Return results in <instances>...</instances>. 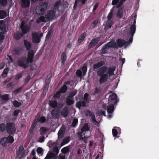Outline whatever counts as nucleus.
I'll return each mask as SVG.
<instances>
[{"instance_id":"59","label":"nucleus","mask_w":159,"mask_h":159,"mask_svg":"<svg viewBox=\"0 0 159 159\" xmlns=\"http://www.w3.org/2000/svg\"><path fill=\"white\" fill-rule=\"evenodd\" d=\"M60 92H57L53 96V98H59L61 96V93Z\"/></svg>"},{"instance_id":"25","label":"nucleus","mask_w":159,"mask_h":159,"mask_svg":"<svg viewBox=\"0 0 159 159\" xmlns=\"http://www.w3.org/2000/svg\"><path fill=\"white\" fill-rule=\"evenodd\" d=\"M24 35L22 32L17 33L15 34L14 35V38L16 40H18L22 37Z\"/></svg>"},{"instance_id":"26","label":"nucleus","mask_w":159,"mask_h":159,"mask_svg":"<svg viewBox=\"0 0 159 159\" xmlns=\"http://www.w3.org/2000/svg\"><path fill=\"white\" fill-rule=\"evenodd\" d=\"M106 22V23L105 25L106 28L108 29H110L111 28L112 25L113 24V20H107Z\"/></svg>"},{"instance_id":"20","label":"nucleus","mask_w":159,"mask_h":159,"mask_svg":"<svg viewBox=\"0 0 159 159\" xmlns=\"http://www.w3.org/2000/svg\"><path fill=\"white\" fill-rule=\"evenodd\" d=\"M86 104V102L85 101H79L76 102V107L80 109L82 106L83 107H85Z\"/></svg>"},{"instance_id":"16","label":"nucleus","mask_w":159,"mask_h":159,"mask_svg":"<svg viewBox=\"0 0 159 159\" xmlns=\"http://www.w3.org/2000/svg\"><path fill=\"white\" fill-rule=\"evenodd\" d=\"M25 152L24 148L23 146H20L19 148L18 151L17 153V156L21 158Z\"/></svg>"},{"instance_id":"19","label":"nucleus","mask_w":159,"mask_h":159,"mask_svg":"<svg viewBox=\"0 0 159 159\" xmlns=\"http://www.w3.org/2000/svg\"><path fill=\"white\" fill-rule=\"evenodd\" d=\"M67 57L65 52H62L61 56V64L62 66L65 65V61L66 60Z\"/></svg>"},{"instance_id":"32","label":"nucleus","mask_w":159,"mask_h":159,"mask_svg":"<svg viewBox=\"0 0 159 159\" xmlns=\"http://www.w3.org/2000/svg\"><path fill=\"white\" fill-rule=\"evenodd\" d=\"M109 49L107 44H105L102 48L101 51L102 53L105 54L107 53V50Z\"/></svg>"},{"instance_id":"13","label":"nucleus","mask_w":159,"mask_h":159,"mask_svg":"<svg viewBox=\"0 0 159 159\" xmlns=\"http://www.w3.org/2000/svg\"><path fill=\"white\" fill-rule=\"evenodd\" d=\"M30 5V0H20V6L23 8L29 7Z\"/></svg>"},{"instance_id":"9","label":"nucleus","mask_w":159,"mask_h":159,"mask_svg":"<svg viewBox=\"0 0 159 159\" xmlns=\"http://www.w3.org/2000/svg\"><path fill=\"white\" fill-rule=\"evenodd\" d=\"M136 26L134 24H133L130 25V34L131 35L129 39V41L127 43H132L133 41V37L134 35V34L135 32L136 31Z\"/></svg>"},{"instance_id":"40","label":"nucleus","mask_w":159,"mask_h":159,"mask_svg":"<svg viewBox=\"0 0 159 159\" xmlns=\"http://www.w3.org/2000/svg\"><path fill=\"white\" fill-rule=\"evenodd\" d=\"M68 89L66 85H63L59 91L61 93H65Z\"/></svg>"},{"instance_id":"30","label":"nucleus","mask_w":159,"mask_h":159,"mask_svg":"<svg viewBox=\"0 0 159 159\" xmlns=\"http://www.w3.org/2000/svg\"><path fill=\"white\" fill-rule=\"evenodd\" d=\"M114 128H116V129L115 128H113L112 129V133L113 136L114 137H116L118 134V130L120 129L118 127H115Z\"/></svg>"},{"instance_id":"53","label":"nucleus","mask_w":159,"mask_h":159,"mask_svg":"<svg viewBox=\"0 0 159 159\" xmlns=\"http://www.w3.org/2000/svg\"><path fill=\"white\" fill-rule=\"evenodd\" d=\"M22 88L23 87H20L18 89L14 90L13 91V93L15 95L19 93L22 90Z\"/></svg>"},{"instance_id":"7","label":"nucleus","mask_w":159,"mask_h":159,"mask_svg":"<svg viewBox=\"0 0 159 159\" xmlns=\"http://www.w3.org/2000/svg\"><path fill=\"white\" fill-rule=\"evenodd\" d=\"M20 28L21 30V32L24 35L29 32L30 29V26L24 21H22Z\"/></svg>"},{"instance_id":"35","label":"nucleus","mask_w":159,"mask_h":159,"mask_svg":"<svg viewBox=\"0 0 159 159\" xmlns=\"http://www.w3.org/2000/svg\"><path fill=\"white\" fill-rule=\"evenodd\" d=\"M6 130V125L4 123L0 124V131L3 132Z\"/></svg>"},{"instance_id":"28","label":"nucleus","mask_w":159,"mask_h":159,"mask_svg":"<svg viewBox=\"0 0 159 159\" xmlns=\"http://www.w3.org/2000/svg\"><path fill=\"white\" fill-rule=\"evenodd\" d=\"M7 32L6 27L5 25H0V34H3Z\"/></svg>"},{"instance_id":"27","label":"nucleus","mask_w":159,"mask_h":159,"mask_svg":"<svg viewBox=\"0 0 159 159\" xmlns=\"http://www.w3.org/2000/svg\"><path fill=\"white\" fill-rule=\"evenodd\" d=\"M49 105L52 108H55L57 107V101L56 100L50 101L49 102Z\"/></svg>"},{"instance_id":"45","label":"nucleus","mask_w":159,"mask_h":159,"mask_svg":"<svg viewBox=\"0 0 159 159\" xmlns=\"http://www.w3.org/2000/svg\"><path fill=\"white\" fill-rule=\"evenodd\" d=\"M123 11L120 9L118 10L116 14V16L119 18H120L123 17Z\"/></svg>"},{"instance_id":"49","label":"nucleus","mask_w":159,"mask_h":159,"mask_svg":"<svg viewBox=\"0 0 159 159\" xmlns=\"http://www.w3.org/2000/svg\"><path fill=\"white\" fill-rule=\"evenodd\" d=\"M64 137V133L63 131L60 130L58 133V137L59 139H61Z\"/></svg>"},{"instance_id":"58","label":"nucleus","mask_w":159,"mask_h":159,"mask_svg":"<svg viewBox=\"0 0 159 159\" xmlns=\"http://www.w3.org/2000/svg\"><path fill=\"white\" fill-rule=\"evenodd\" d=\"M49 155L50 156L51 158L52 159H56L57 157V155L55 153H51Z\"/></svg>"},{"instance_id":"17","label":"nucleus","mask_w":159,"mask_h":159,"mask_svg":"<svg viewBox=\"0 0 159 159\" xmlns=\"http://www.w3.org/2000/svg\"><path fill=\"white\" fill-rule=\"evenodd\" d=\"M68 109L67 107H65L61 110V114L63 117L66 118L68 116Z\"/></svg>"},{"instance_id":"3","label":"nucleus","mask_w":159,"mask_h":159,"mask_svg":"<svg viewBox=\"0 0 159 159\" xmlns=\"http://www.w3.org/2000/svg\"><path fill=\"white\" fill-rule=\"evenodd\" d=\"M90 128L88 126V123H86L84 124V126L81 129V131L79 132L78 133V136L79 138L82 140H84L87 139V137H86L85 136L83 137L82 136L84 135V132L89 130Z\"/></svg>"},{"instance_id":"5","label":"nucleus","mask_w":159,"mask_h":159,"mask_svg":"<svg viewBox=\"0 0 159 159\" xmlns=\"http://www.w3.org/2000/svg\"><path fill=\"white\" fill-rule=\"evenodd\" d=\"M6 131L9 135L14 134L16 131L15 124L13 122H8L6 124Z\"/></svg>"},{"instance_id":"60","label":"nucleus","mask_w":159,"mask_h":159,"mask_svg":"<svg viewBox=\"0 0 159 159\" xmlns=\"http://www.w3.org/2000/svg\"><path fill=\"white\" fill-rule=\"evenodd\" d=\"M53 153H55L57 155L59 152V149L57 147H54L53 148Z\"/></svg>"},{"instance_id":"38","label":"nucleus","mask_w":159,"mask_h":159,"mask_svg":"<svg viewBox=\"0 0 159 159\" xmlns=\"http://www.w3.org/2000/svg\"><path fill=\"white\" fill-rule=\"evenodd\" d=\"M77 92V91L76 90H73L71 92L68 97L71 99H74V97L76 94Z\"/></svg>"},{"instance_id":"8","label":"nucleus","mask_w":159,"mask_h":159,"mask_svg":"<svg viewBox=\"0 0 159 159\" xmlns=\"http://www.w3.org/2000/svg\"><path fill=\"white\" fill-rule=\"evenodd\" d=\"M43 34L41 33L38 34L36 32H34L32 34V39L33 43H39L41 41L40 38L43 36Z\"/></svg>"},{"instance_id":"6","label":"nucleus","mask_w":159,"mask_h":159,"mask_svg":"<svg viewBox=\"0 0 159 159\" xmlns=\"http://www.w3.org/2000/svg\"><path fill=\"white\" fill-rule=\"evenodd\" d=\"M48 5L47 3H44L38 6L36 10L37 13L40 15H43L47 9Z\"/></svg>"},{"instance_id":"52","label":"nucleus","mask_w":159,"mask_h":159,"mask_svg":"<svg viewBox=\"0 0 159 159\" xmlns=\"http://www.w3.org/2000/svg\"><path fill=\"white\" fill-rule=\"evenodd\" d=\"M81 70L83 72V75H84L87 70V66H84L81 68Z\"/></svg>"},{"instance_id":"57","label":"nucleus","mask_w":159,"mask_h":159,"mask_svg":"<svg viewBox=\"0 0 159 159\" xmlns=\"http://www.w3.org/2000/svg\"><path fill=\"white\" fill-rule=\"evenodd\" d=\"M76 74L77 76L78 77H81L82 75V72L80 70H77L76 72Z\"/></svg>"},{"instance_id":"39","label":"nucleus","mask_w":159,"mask_h":159,"mask_svg":"<svg viewBox=\"0 0 159 159\" xmlns=\"http://www.w3.org/2000/svg\"><path fill=\"white\" fill-rule=\"evenodd\" d=\"M51 77H48V76L47 77V78L46 79L45 81V84L44 87L45 88H48L49 84L50 83V81L51 80Z\"/></svg>"},{"instance_id":"42","label":"nucleus","mask_w":159,"mask_h":159,"mask_svg":"<svg viewBox=\"0 0 159 159\" xmlns=\"http://www.w3.org/2000/svg\"><path fill=\"white\" fill-rule=\"evenodd\" d=\"M45 21V17L43 16H41L36 20V22L37 24H39L41 22Z\"/></svg>"},{"instance_id":"46","label":"nucleus","mask_w":159,"mask_h":159,"mask_svg":"<svg viewBox=\"0 0 159 159\" xmlns=\"http://www.w3.org/2000/svg\"><path fill=\"white\" fill-rule=\"evenodd\" d=\"M13 104L14 107H18L21 105V103L20 102H18L16 100L13 101Z\"/></svg>"},{"instance_id":"4","label":"nucleus","mask_w":159,"mask_h":159,"mask_svg":"<svg viewBox=\"0 0 159 159\" xmlns=\"http://www.w3.org/2000/svg\"><path fill=\"white\" fill-rule=\"evenodd\" d=\"M25 57H20L18 60L17 64L18 66L25 69L29 66V63Z\"/></svg>"},{"instance_id":"47","label":"nucleus","mask_w":159,"mask_h":159,"mask_svg":"<svg viewBox=\"0 0 159 159\" xmlns=\"http://www.w3.org/2000/svg\"><path fill=\"white\" fill-rule=\"evenodd\" d=\"M69 149L68 147H66L63 148L61 150V151L64 154H66L69 152Z\"/></svg>"},{"instance_id":"56","label":"nucleus","mask_w":159,"mask_h":159,"mask_svg":"<svg viewBox=\"0 0 159 159\" xmlns=\"http://www.w3.org/2000/svg\"><path fill=\"white\" fill-rule=\"evenodd\" d=\"M21 111L19 109L15 110L13 112V116L16 117H17L19 113Z\"/></svg>"},{"instance_id":"51","label":"nucleus","mask_w":159,"mask_h":159,"mask_svg":"<svg viewBox=\"0 0 159 159\" xmlns=\"http://www.w3.org/2000/svg\"><path fill=\"white\" fill-rule=\"evenodd\" d=\"M113 13L112 11H111L108 14L107 16V19L108 20H113L112 19V18L113 17Z\"/></svg>"},{"instance_id":"12","label":"nucleus","mask_w":159,"mask_h":159,"mask_svg":"<svg viewBox=\"0 0 159 159\" xmlns=\"http://www.w3.org/2000/svg\"><path fill=\"white\" fill-rule=\"evenodd\" d=\"M56 12V11H54L53 10L49 11L45 16L46 19L48 20H52L55 16Z\"/></svg>"},{"instance_id":"18","label":"nucleus","mask_w":159,"mask_h":159,"mask_svg":"<svg viewBox=\"0 0 159 159\" xmlns=\"http://www.w3.org/2000/svg\"><path fill=\"white\" fill-rule=\"evenodd\" d=\"M51 115L53 118H58L59 116L58 110L54 108L51 111Z\"/></svg>"},{"instance_id":"50","label":"nucleus","mask_w":159,"mask_h":159,"mask_svg":"<svg viewBox=\"0 0 159 159\" xmlns=\"http://www.w3.org/2000/svg\"><path fill=\"white\" fill-rule=\"evenodd\" d=\"M7 0H0V5L2 7H5L7 4Z\"/></svg>"},{"instance_id":"48","label":"nucleus","mask_w":159,"mask_h":159,"mask_svg":"<svg viewBox=\"0 0 159 159\" xmlns=\"http://www.w3.org/2000/svg\"><path fill=\"white\" fill-rule=\"evenodd\" d=\"M8 70H9L8 68L5 69L3 70L2 74L1 75V76L3 78L6 77L8 73Z\"/></svg>"},{"instance_id":"21","label":"nucleus","mask_w":159,"mask_h":159,"mask_svg":"<svg viewBox=\"0 0 159 159\" xmlns=\"http://www.w3.org/2000/svg\"><path fill=\"white\" fill-rule=\"evenodd\" d=\"M109 48H118L117 44L115 42L111 41L106 44Z\"/></svg>"},{"instance_id":"43","label":"nucleus","mask_w":159,"mask_h":159,"mask_svg":"<svg viewBox=\"0 0 159 159\" xmlns=\"http://www.w3.org/2000/svg\"><path fill=\"white\" fill-rule=\"evenodd\" d=\"M48 129L45 127H41L40 129V134L41 135H43L48 131Z\"/></svg>"},{"instance_id":"33","label":"nucleus","mask_w":159,"mask_h":159,"mask_svg":"<svg viewBox=\"0 0 159 159\" xmlns=\"http://www.w3.org/2000/svg\"><path fill=\"white\" fill-rule=\"evenodd\" d=\"M86 36V34L85 33H84L82 34L80 37L79 38L78 40V42L79 43H81L83 40H84V38Z\"/></svg>"},{"instance_id":"15","label":"nucleus","mask_w":159,"mask_h":159,"mask_svg":"<svg viewBox=\"0 0 159 159\" xmlns=\"http://www.w3.org/2000/svg\"><path fill=\"white\" fill-rule=\"evenodd\" d=\"M117 95L116 93H113L109 96V100L111 101L115 100L114 104L116 105L117 103L119 102L118 100L117 99Z\"/></svg>"},{"instance_id":"14","label":"nucleus","mask_w":159,"mask_h":159,"mask_svg":"<svg viewBox=\"0 0 159 159\" xmlns=\"http://www.w3.org/2000/svg\"><path fill=\"white\" fill-rule=\"evenodd\" d=\"M100 41V39L98 38L93 39L88 45L89 48H92L96 45Z\"/></svg>"},{"instance_id":"55","label":"nucleus","mask_w":159,"mask_h":159,"mask_svg":"<svg viewBox=\"0 0 159 159\" xmlns=\"http://www.w3.org/2000/svg\"><path fill=\"white\" fill-rule=\"evenodd\" d=\"M37 152L38 154L42 155L43 153V151L41 148L39 147L37 148Z\"/></svg>"},{"instance_id":"22","label":"nucleus","mask_w":159,"mask_h":159,"mask_svg":"<svg viewBox=\"0 0 159 159\" xmlns=\"http://www.w3.org/2000/svg\"><path fill=\"white\" fill-rule=\"evenodd\" d=\"M24 44L27 51L31 50L32 45L31 43L26 40H24Z\"/></svg>"},{"instance_id":"11","label":"nucleus","mask_w":159,"mask_h":159,"mask_svg":"<svg viewBox=\"0 0 159 159\" xmlns=\"http://www.w3.org/2000/svg\"><path fill=\"white\" fill-rule=\"evenodd\" d=\"M35 52L33 50H30L28 52L26 60L29 63H31L33 62L34 58Z\"/></svg>"},{"instance_id":"31","label":"nucleus","mask_w":159,"mask_h":159,"mask_svg":"<svg viewBox=\"0 0 159 159\" xmlns=\"http://www.w3.org/2000/svg\"><path fill=\"white\" fill-rule=\"evenodd\" d=\"M37 123L36 122L34 121L31 127L30 128L29 133L30 134H32L33 133L34 130L36 126Z\"/></svg>"},{"instance_id":"63","label":"nucleus","mask_w":159,"mask_h":159,"mask_svg":"<svg viewBox=\"0 0 159 159\" xmlns=\"http://www.w3.org/2000/svg\"><path fill=\"white\" fill-rule=\"evenodd\" d=\"M51 34V31L50 30L48 32V33L46 36V39L47 40V39H49V38H50V37Z\"/></svg>"},{"instance_id":"64","label":"nucleus","mask_w":159,"mask_h":159,"mask_svg":"<svg viewBox=\"0 0 159 159\" xmlns=\"http://www.w3.org/2000/svg\"><path fill=\"white\" fill-rule=\"evenodd\" d=\"M22 75V74L21 73H20L18 75H16V76L15 77V79L16 80H19L20 78Z\"/></svg>"},{"instance_id":"61","label":"nucleus","mask_w":159,"mask_h":159,"mask_svg":"<svg viewBox=\"0 0 159 159\" xmlns=\"http://www.w3.org/2000/svg\"><path fill=\"white\" fill-rule=\"evenodd\" d=\"M125 1H124V0H120L119 3L117 5V7L118 8L121 7L123 5V2Z\"/></svg>"},{"instance_id":"23","label":"nucleus","mask_w":159,"mask_h":159,"mask_svg":"<svg viewBox=\"0 0 159 159\" xmlns=\"http://www.w3.org/2000/svg\"><path fill=\"white\" fill-rule=\"evenodd\" d=\"M61 4V0H59L58 1H57L55 3L53 8L55 11H59V8Z\"/></svg>"},{"instance_id":"2","label":"nucleus","mask_w":159,"mask_h":159,"mask_svg":"<svg viewBox=\"0 0 159 159\" xmlns=\"http://www.w3.org/2000/svg\"><path fill=\"white\" fill-rule=\"evenodd\" d=\"M14 139L11 135H9L7 137H3L0 140V144L2 146L6 147L8 143H12L14 141Z\"/></svg>"},{"instance_id":"41","label":"nucleus","mask_w":159,"mask_h":159,"mask_svg":"<svg viewBox=\"0 0 159 159\" xmlns=\"http://www.w3.org/2000/svg\"><path fill=\"white\" fill-rule=\"evenodd\" d=\"M101 89L100 86H99L98 87L96 86L95 88V90L93 92V94H98L101 92Z\"/></svg>"},{"instance_id":"62","label":"nucleus","mask_w":159,"mask_h":159,"mask_svg":"<svg viewBox=\"0 0 159 159\" xmlns=\"http://www.w3.org/2000/svg\"><path fill=\"white\" fill-rule=\"evenodd\" d=\"M119 0H112V4L113 6H115L118 4Z\"/></svg>"},{"instance_id":"54","label":"nucleus","mask_w":159,"mask_h":159,"mask_svg":"<svg viewBox=\"0 0 159 159\" xmlns=\"http://www.w3.org/2000/svg\"><path fill=\"white\" fill-rule=\"evenodd\" d=\"M78 122V119H75L73 120L71 125L73 127H75L77 125Z\"/></svg>"},{"instance_id":"29","label":"nucleus","mask_w":159,"mask_h":159,"mask_svg":"<svg viewBox=\"0 0 159 159\" xmlns=\"http://www.w3.org/2000/svg\"><path fill=\"white\" fill-rule=\"evenodd\" d=\"M66 102L67 105H71L73 104L74 103V99H71L68 97H67V98L66 100Z\"/></svg>"},{"instance_id":"34","label":"nucleus","mask_w":159,"mask_h":159,"mask_svg":"<svg viewBox=\"0 0 159 159\" xmlns=\"http://www.w3.org/2000/svg\"><path fill=\"white\" fill-rule=\"evenodd\" d=\"M7 13L5 11L1 10L0 11V19H3L7 16Z\"/></svg>"},{"instance_id":"37","label":"nucleus","mask_w":159,"mask_h":159,"mask_svg":"<svg viewBox=\"0 0 159 159\" xmlns=\"http://www.w3.org/2000/svg\"><path fill=\"white\" fill-rule=\"evenodd\" d=\"M14 51L15 54L18 55L21 54L22 53V49L20 48H16L14 49Z\"/></svg>"},{"instance_id":"10","label":"nucleus","mask_w":159,"mask_h":159,"mask_svg":"<svg viewBox=\"0 0 159 159\" xmlns=\"http://www.w3.org/2000/svg\"><path fill=\"white\" fill-rule=\"evenodd\" d=\"M129 40L126 42L125 40L121 39H118L116 40V44L117 47L121 48L125 45V47L127 46L131 43H127Z\"/></svg>"},{"instance_id":"44","label":"nucleus","mask_w":159,"mask_h":159,"mask_svg":"<svg viewBox=\"0 0 159 159\" xmlns=\"http://www.w3.org/2000/svg\"><path fill=\"white\" fill-rule=\"evenodd\" d=\"M70 141V137H67L64 139L62 142L61 143V145L63 146L68 143Z\"/></svg>"},{"instance_id":"1","label":"nucleus","mask_w":159,"mask_h":159,"mask_svg":"<svg viewBox=\"0 0 159 159\" xmlns=\"http://www.w3.org/2000/svg\"><path fill=\"white\" fill-rule=\"evenodd\" d=\"M105 62L104 61H100L95 64L93 66V69L97 71V75L100 77L99 82L100 84L105 83L108 80V77H111L114 75V71L116 68L115 66H111L108 68L104 66Z\"/></svg>"},{"instance_id":"24","label":"nucleus","mask_w":159,"mask_h":159,"mask_svg":"<svg viewBox=\"0 0 159 159\" xmlns=\"http://www.w3.org/2000/svg\"><path fill=\"white\" fill-rule=\"evenodd\" d=\"M114 110V106L113 104H111L107 107V111L109 114L112 113Z\"/></svg>"},{"instance_id":"36","label":"nucleus","mask_w":159,"mask_h":159,"mask_svg":"<svg viewBox=\"0 0 159 159\" xmlns=\"http://www.w3.org/2000/svg\"><path fill=\"white\" fill-rule=\"evenodd\" d=\"M0 98L3 101H7L9 99L8 94H5L3 95L0 94Z\"/></svg>"}]
</instances>
